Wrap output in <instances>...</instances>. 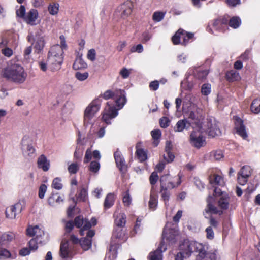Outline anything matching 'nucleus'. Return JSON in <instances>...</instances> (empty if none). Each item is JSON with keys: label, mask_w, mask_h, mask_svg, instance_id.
<instances>
[{"label": "nucleus", "mask_w": 260, "mask_h": 260, "mask_svg": "<svg viewBox=\"0 0 260 260\" xmlns=\"http://www.w3.org/2000/svg\"><path fill=\"white\" fill-rule=\"evenodd\" d=\"M63 48L58 45L53 46L50 48L47 62L51 71H57L60 69L63 60Z\"/></svg>", "instance_id": "obj_1"}, {"label": "nucleus", "mask_w": 260, "mask_h": 260, "mask_svg": "<svg viewBox=\"0 0 260 260\" xmlns=\"http://www.w3.org/2000/svg\"><path fill=\"white\" fill-rule=\"evenodd\" d=\"M3 76L8 80L17 83H23L27 77V74L21 66H14L5 68L3 72Z\"/></svg>", "instance_id": "obj_2"}, {"label": "nucleus", "mask_w": 260, "mask_h": 260, "mask_svg": "<svg viewBox=\"0 0 260 260\" xmlns=\"http://www.w3.org/2000/svg\"><path fill=\"white\" fill-rule=\"evenodd\" d=\"M200 243L193 241H189L185 240L179 246L180 250L186 256L188 257L192 252L196 251L197 248H200Z\"/></svg>", "instance_id": "obj_3"}, {"label": "nucleus", "mask_w": 260, "mask_h": 260, "mask_svg": "<svg viewBox=\"0 0 260 260\" xmlns=\"http://www.w3.org/2000/svg\"><path fill=\"white\" fill-rule=\"evenodd\" d=\"M24 208V203L18 202L14 205L6 208L5 213L7 218L15 219L16 215L21 212Z\"/></svg>", "instance_id": "obj_4"}, {"label": "nucleus", "mask_w": 260, "mask_h": 260, "mask_svg": "<svg viewBox=\"0 0 260 260\" xmlns=\"http://www.w3.org/2000/svg\"><path fill=\"white\" fill-rule=\"evenodd\" d=\"M108 107L105 109V112L104 113L102 117L103 120L107 124H110V120L115 118L117 115V110L114 107V105L107 103Z\"/></svg>", "instance_id": "obj_5"}, {"label": "nucleus", "mask_w": 260, "mask_h": 260, "mask_svg": "<svg viewBox=\"0 0 260 260\" xmlns=\"http://www.w3.org/2000/svg\"><path fill=\"white\" fill-rule=\"evenodd\" d=\"M99 105L96 101L92 102L84 111V120L85 123H88L99 110Z\"/></svg>", "instance_id": "obj_6"}, {"label": "nucleus", "mask_w": 260, "mask_h": 260, "mask_svg": "<svg viewBox=\"0 0 260 260\" xmlns=\"http://www.w3.org/2000/svg\"><path fill=\"white\" fill-rule=\"evenodd\" d=\"M207 133L209 136L213 138L221 135V132L219 127L218 123L215 120L213 121L211 120L208 121L207 123Z\"/></svg>", "instance_id": "obj_7"}, {"label": "nucleus", "mask_w": 260, "mask_h": 260, "mask_svg": "<svg viewBox=\"0 0 260 260\" xmlns=\"http://www.w3.org/2000/svg\"><path fill=\"white\" fill-rule=\"evenodd\" d=\"M95 231L94 230H89L86 233V237L80 239V244L84 250H88L91 247V238L94 236Z\"/></svg>", "instance_id": "obj_8"}, {"label": "nucleus", "mask_w": 260, "mask_h": 260, "mask_svg": "<svg viewBox=\"0 0 260 260\" xmlns=\"http://www.w3.org/2000/svg\"><path fill=\"white\" fill-rule=\"evenodd\" d=\"M190 143L194 147L200 148L205 144V139L201 134L198 135L196 132H193L190 135Z\"/></svg>", "instance_id": "obj_9"}, {"label": "nucleus", "mask_w": 260, "mask_h": 260, "mask_svg": "<svg viewBox=\"0 0 260 260\" xmlns=\"http://www.w3.org/2000/svg\"><path fill=\"white\" fill-rule=\"evenodd\" d=\"M235 129L237 133L245 139L247 137L245 126L243 124V120L239 117L235 116Z\"/></svg>", "instance_id": "obj_10"}, {"label": "nucleus", "mask_w": 260, "mask_h": 260, "mask_svg": "<svg viewBox=\"0 0 260 260\" xmlns=\"http://www.w3.org/2000/svg\"><path fill=\"white\" fill-rule=\"evenodd\" d=\"M167 249L166 246L164 241H161L159 244V246L157 249L154 252H151L149 253L148 258L149 260H162V251H166Z\"/></svg>", "instance_id": "obj_11"}, {"label": "nucleus", "mask_w": 260, "mask_h": 260, "mask_svg": "<svg viewBox=\"0 0 260 260\" xmlns=\"http://www.w3.org/2000/svg\"><path fill=\"white\" fill-rule=\"evenodd\" d=\"M119 8L121 12V17L123 18H127L133 11L134 8L133 3L131 1H126L120 5Z\"/></svg>", "instance_id": "obj_12"}, {"label": "nucleus", "mask_w": 260, "mask_h": 260, "mask_svg": "<svg viewBox=\"0 0 260 260\" xmlns=\"http://www.w3.org/2000/svg\"><path fill=\"white\" fill-rule=\"evenodd\" d=\"M178 235V231L174 228L167 229L164 228L162 237V239H166L171 243H174L175 240V237Z\"/></svg>", "instance_id": "obj_13"}, {"label": "nucleus", "mask_w": 260, "mask_h": 260, "mask_svg": "<svg viewBox=\"0 0 260 260\" xmlns=\"http://www.w3.org/2000/svg\"><path fill=\"white\" fill-rule=\"evenodd\" d=\"M114 156L117 167L122 173H125L127 170V166L124 159L121 156L120 152L118 151H116L114 154Z\"/></svg>", "instance_id": "obj_14"}, {"label": "nucleus", "mask_w": 260, "mask_h": 260, "mask_svg": "<svg viewBox=\"0 0 260 260\" xmlns=\"http://www.w3.org/2000/svg\"><path fill=\"white\" fill-rule=\"evenodd\" d=\"M209 198H212V197L209 196L207 199L208 204L205 209V212L207 213L218 214L219 215H222L223 212L222 210H218L216 207L213 205L209 201Z\"/></svg>", "instance_id": "obj_15"}, {"label": "nucleus", "mask_w": 260, "mask_h": 260, "mask_svg": "<svg viewBox=\"0 0 260 260\" xmlns=\"http://www.w3.org/2000/svg\"><path fill=\"white\" fill-rule=\"evenodd\" d=\"M69 244L68 240H63L61 242L59 254L60 256L62 258H66L69 257Z\"/></svg>", "instance_id": "obj_16"}, {"label": "nucleus", "mask_w": 260, "mask_h": 260, "mask_svg": "<svg viewBox=\"0 0 260 260\" xmlns=\"http://www.w3.org/2000/svg\"><path fill=\"white\" fill-rule=\"evenodd\" d=\"M168 176V175H165L161 176L160 178L161 188L160 192H162L164 190L173 188L175 187L174 183L172 182H168L167 183H166Z\"/></svg>", "instance_id": "obj_17"}, {"label": "nucleus", "mask_w": 260, "mask_h": 260, "mask_svg": "<svg viewBox=\"0 0 260 260\" xmlns=\"http://www.w3.org/2000/svg\"><path fill=\"white\" fill-rule=\"evenodd\" d=\"M190 126V123L186 120L183 119L179 120L174 127L175 132H180L185 129H188Z\"/></svg>", "instance_id": "obj_18"}, {"label": "nucleus", "mask_w": 260, "mask_h": 260, "mask_svg": "<svg viewBox=\"0 0 260 260\" xmlns=\"http://www.w3.org/2000/svg\"><path fill=\"white\" fill-rule=\"evenodd\" d=\"M37 164L38 167L42 169L44 171H48L49 168V162L44 155L42 154L38 158Z\"/></svg>", "instance_id": "obj_19"}, {"label": "nucleus", "mask_w": 260, "mask_h": 260, "mask_svg": "<svg viewBox=\"0 0 260 260\" xmlns=\"http://www.w3.org/2000/svg\"><path fill=\"white\" fill-rule=\"evenodd\" d=\"M118 94L117 96H115L114 100L116 105L119 107V108H121L126 102L124 91L121 90L120 94Z\"/></svg>", "instance_id": "obj_20"}, {"label": "nucleus", "mask_w": 260, "mask_h": 260, "mask_svg": "<svg viewBox=\"0 0 260 260\" xmlns=\"http://www.w3.org/2000/svg\"><path fill=\"white\" fill-rule=\"evenodd\" d=\"M38 11L36 9H31L25 18V20L27 23L33 24V22L35 21L38 17Z\"/></svg>", "instance_id": "obj_21"}, {"label": "nucleus", "mask_w": 260, "mask_h": 260, "mask_svg": "<svg viewBox=\"0 0 260 260\" xmlns=\"http://www.w3.org/2000/svg\"><path fill=\"white\" fill-rule=\"evenodd\" d=\"M218 205L221 209H228L229 205V197L226 195H222L218 202Z\"/></svg>", "instance_id": "obj_22"}, {"label": "nucleus", "mask_w": 260, "mask_h": 260, "mask_svg": "<svg viewBox=\"0 0 260 260\" xmlns=\"http://www.w3.org/2000/svg\"><path fill=\"white\" fill-rule=\"evenodd\" d=\"M44 241H42V240L40 239V235H37V236L35 238L31 239L29 243V249L30 250H36L38 249V243H42Z\"/></svg>", "instance_id": "obj_23"}, {"label": "nucleus", "mask_w": 260, "mask_h": 260, "mask_svg": "<svg viewBox=\"0 0 260 260\" xmlns=\"http://www.w3.org/2000/svg\"><path fill=\"white\" fill-rule=\"evenodd\" d=\"M87 67V64L81 56L77 57L73 65V68L75 70L84 69Z\"/></svg>", "instance_id": "obj_24"}, {"label": "nucleus", "mask_w": 260, "mask_h": 260, "mask_svg": "<svg viewBox=\"0 0 260 260\" xmlns=\"http://www.w3.org/2000/svg\"><path fill=\"white\" fill-rule=\"evenodd\" d=\"M42 233L44 234L43 231H41L38 225H36L34 227H29L26 230L27 235L30 237H33L35 235L37 236V235H39L40 237L41 236Z\"/></svg>", "instance_id": "obj_25"}, {"label": "nucleus", "mask_w": 260, "mask_h": 260, "mask_svg": "<svg viewBox=\"0 0 260 260\" xmlns=\"http://www.w3.org/2000/svg\"><path fill=\"white\" fill-rule=\"evenodd\" d=\"M115 201V197L113 193H109L107 194L104 201V206L105 209L111 207Z\"/></svg>", "instance_id": "obj_26"}, {"label": "nucleus", "mask_w": 260, "mask_h": 260, "mask_svg": "<svg viewBox=\"0 0 260 260\" xmlns=\"http://www.w3.org/2000/svg\"><path fill=\"white\" fill-rule=\"evenodd\" d=\"M14 238V234L12 233H4L0 237V243L5 244L11 241Z\"/></svg>", "instance_id": "obj_27"}, {"label": "nucleus", "mask_w": 260, "mask_h": 260, "mask_svg": "<svg viewBox=\"0 0 260 260\" xmlns=\"http://www.w3.org/2000/svg\"><path fill=\"white\" fill-rule=\"evenodd\" d=\"M157 196L154 193H151L148 203L149 209L152 211L155 210L157 206Z\"/></svg>", "instance_id": "obj_28"}, {"label": "nucleus", "mask_w": 260, "mask_h": 260, "mask_svg": "<svg viewBox=\"0 0 260 260\" xmlns=\"http://www.w3.org/2000/svg\"><path fill=\"white\" fill-rule=\"evenodd\" d=\"M226 78L229 82L238 80L240 78L239 73L235 70H231L226 74Z\"/></svg>", "instance_id": "obj_29"}, {"label": "nucleus", "mask_w": 260, "mask_h": 260, "mask_svg": "<svg viewBox=\"0 0 260 260\" xmlns=\"http://www.w3.org/2000/svg\"><path fill=\"white\" fill-rule=\"evenodd\" d=\"M120 92L121 90H116L114 91L110 90H108L104 93L102 96L105 100H108L109 99H112L114 100L115 96H117L119 93L120 94Z\"/></svg>", "instance_id": "obj_30"}, {"label": "nucleus", "mask_w": 260, "mask_h": 260, "mask_svg": "<svg viewBox=\"0 0 260 260\" xmlns=\"http://www.w3.org/2000/svg\"><path fill=\"white\" fill-rule=\"evenodd\" d=\"M151 134L153 139H154V141L153 142V145L156 147L159 144V139L161 135V131L159 129H155L152 131Z\"/></svg>", "instance_id": "obj_31"}, {"label": "nucleus", "mask_w": 260, "mask_h": 260, "mask_svg": "<svg viewBox=\"0 0 260 260\" xmlns=\"http://www.w3.org/2000/svg\"><path fill=\"white\" fill-rule=\"evenodd\" d=\"M251 111L255 114L260 112V98L254 99L251 104Z\"/></svg>", "instance_id": "obj_32"}, {"label": "nucleus", "mask_w": 260, "mask_h": 260, "mask_svg": "<svg viewBox=\"0 0 260 260\" xmlns=\"http://www.w3.org/2000/svg\"><path fill=\"white\" fill-rule=\"evenodd\" d=\"M185 30L182 29H179L175 34L172 37V41L174 44H178L180 43V40L182 36L184 35Z\"/></svg>", "instance_id": "obj_33"}, {"label": "nucleus", "mask_w": 260, "mask_h": 260, "mask_svg": "<svg viewBox=\"0 0 260 260\" xmlns=\"http://www.w3.org/2000/svg\"><path fill=\"white\" fill-rule=\"evenodd\" d=\"M126 218L125 214H120L119 217L115 220V224L119 227H123L126 223Z\"/></svg>", "instance_id": "obj_34"}, {"label": "nucleus", "mask_w": 260, "mask_h": 260, "mask_svg": "<svg viewBox=\"0 0 260 260\" xmlns=\"http://www.w3.org/2000/svg\"><path fill=\"white\" fill-rule=\"evenodd\" d=\"M251 175V169L249 166H244L238 173V175L249 177Z\"/></svg>", "instance_id": "obj_35"}, {"label": "nucleus", "mask_w": 260, "mask_h": 260, "mask_svg": "<svg viewBox=\"0 0 260 260\" xmlns=\"http://www.w3.org/2000/svg\"><path fill=\"white\" fill-rule=\"evenodd\" d=\"M241 24L240 19L237 16L232 17L229 22V25L230 26L233 28H237Z\"/></svg>", "instance_id": "obj_36"}, {"label": "nucleus", "mask_w": 260, "mask_h": 260, "mask_svg": "<svg viewBox=\"0 0 260 260\" xmlns=\"http://www.w3.org/2000/svg\"><path fill=\"white\" fill-rule=\"evenodd\" d=\"M208 73L209 72L207 70H199L194 73V76L197 79L202 81L206 79Z\"/></svg>", "instance_id": "obj_37"}, {"label": "nucleus", "mask_w": 260, "mask_h": 260, "mask_svg": "<svg viewBox=\"0 0 260 260\" xmlns=\"http://www.w3.org/2000/svg\"><path fill=\"white\" fill-rule=\"evenodd\" d=\"M201 247L200 248H198L196 249L195 252H198L199 254L197 256L198 260H202L206 256H207L208 253H207L206 250L205 249L204 246L200 244Z\"/></svg>", "instance_id": "obj_38"}, {"label": "nucleus", "mask_w": 260, "mask_h": 260, "mask_svg": "<svg viewBox=\"0 0 260 260\" xmlns=\"http://www.w3.org/2000/svg\"><path fill=\"white\" fill-rule=\"evenodd\" d=\"M100 168V164L98 161L93 160L92 161L89 166V170L95 174L98 172Z\"/></svg>", "instance_id": "obj_39"}, {"label": "nucleus", "mask_w": 260, "mask_h": 260, "mask_svg": "<svg viewBox=\"0 0 260 260\" xmlns=\"http://www.w3.org/2000/svg\"><path fill=\"white\" fill-rule=\"evenodd\" d=\"M222 180V177L216 174H214L209 177V181L211 184L221 185V182Z\"/></svg>", "instance_id": "obj_40"}, {"label": "nucleus", "mask_w": 260, "mask_h": 260, "mask_svg": "<svg viewBox=\"0 0 260 260\" xmlns=\"http://www.w3.org/2000/svg\"><path fill=\"white\" fill-rule=\"evenodd\" d=\"M48 11L51 15H54L57 14L59 10V4L58 3L50 4L48 8Z\"/></svg>", "instance_id": "obj_41"}, {"label": "nucleus", "mask_w": 260, "mask_h": 260, "mask_svg": "<svg viewBox=\"0 0 260 260\" xmlns=\"http://www.w3.org/2000/svg\"><path fill=\"white\" fill-rule=\"evenodd\" d=\"M92 225L90 222H89L87 219H85L84 223L83 224V226L80 230V234L81 236L84 235V231L90 230Z\"/></svg>", "instance_id": "obj_42"}, {"label": "nucleus", "mask_w": 260, "mask_h": 260, "mask_svg": "<svg viewBox=\"0 0 260 260\" xmlns=\"http://www.w3.org/2000/svg\"><path fill=\"white\" fill-rule=\"evenodd\" d=\"M136 154L140 161H144L147 159V154L142 149H137Z\"/></svg>", "instance_id": "obj_43"}, {"label": "nucleus", "mask_w": 260, "mask_h": 260, "mask_svg": "<svg viewBox=\"0 0 260 260\" xmlns=\"http://www.w3.org/2000/svg\"><path fill=\"white\" fill-rule=\"evenodd\" d=\"M87 196V190L86 188L83 187L80 191L77 199L78 200L85 201Z\"/></svg>", "instance_id": "obj_44"}, {"label": "nucleus", "mask_w": 260, "mask_h": 260, "mask_svg": "<svg viewBox=\"0 0 260 260\" xmlns=\"http://www.w3.org/2000/svg\"><path fill=\"white\" fill-rule=\"evenodd\" d=\"M211 92V85L209 83L204 84L201 88V93L203 95H208Z\"/></svg>", "instance_id": "obj_45"}, {"label": "nucleus", "mask_w": 260, "mask_h": 260, "mask_svg": "<svg viewBox=\"0 0 260 260\" xmlns=\"http://www.w3.org/2000/svg\"><path fill=\"white\" fill-rule=\"evenodd\" d=\"M35 41H36V43L35 48L38 51H41L44 47L45 42L44 38H39V39H36Z\"/></svg>", "instance_id": "obj_46"}, {"label": "nucleus", "mask_w": 260, "mask_h": 260, "mask_svg": "<svg viewBox=\"0 0 260 260\" xmlns=\"http://www.w3.org/2000/svg\"><path fill=\"white\" fill-rule=\"evenodd\" d=\"M85 219L83 218V216H78L75 217L74 219V224L78 228H80L82 225H83L84 223Z\"/></svg>", "instance_id": "obj_47"}, {"label": "nucleus", "mask_w": 260, "mask_h": 260, "mask_svg": "<svg viewBox=\"0 0 260 260\" xmlns=\"http://www.w3.org/2000/svg\"><path fill=\"white\" fill-rule=\"evenodd\" d=\"M52 187L56 189L60 190L62 187V184L61 183V179L59 178H55L53 180Z\"/></svg>", "instance_id": "obj_48"}, {"label": "nucleus", "mask_w": 260, "mask_h": 260, "mask_svg": "<svg viewBox=\"0 0 260 260\" xmlns=\"http://www.w3.org/2000/svg\"><path fill=\"white\" fill-rule=\"evenodd\" d=\"M170 120L167 117H163L159 119V124L161 127L165 128L169 126Z\"/></svg>", "instance_id": "obj_49"}, {"label": "nucleus", "mask_w": 260, "mask_h": 260, "mask_svg": "<svg viewBox=\"0 0 260 260\" xmlns=\"http://www.w3.org/2000/svg\"><path fill=\"white\" fill-rule=\"evenodd\" d=\"M183 36H184L182 44L185 45L188 42L189 40L192 39L193 38L194 34L193 33L187 32L185 31Z\"/></svg>", "instance_id": "obj_50"}, {"label": "nucleus", "mask_w": 260, "mask_h": 260, "mask_svg": "<svg viewBox=\"0 0 260 260\" xmlns=\"http://www.w3.org/2000/svg\"><path fill=\"white\" fill-rule=\"evenodd\" d=\"M165 14L161 12H155L153 15V20L156 22H159L164 17Z\"/></svg>", "instance_id": "obj_51"}, {"label": "nucleus", "mask_w": 260, "mask_h": 260, "mask_svg": "<svg viewBox=\"0 0 260 260\" xmlns=\"http://www.w3.org/2000/svg\"><path fill=\"white\" fill-rule=\"evenodd\" d=\"M88 73L87 72L81 73L77 72L75 74L76 78L80 81H84L88 77Z\"/></svg>", "instance_id": "obj_52"}, {"label": "nucleus", "mask_w": 260, "mask_h": 260, "mask_svg": "<svg viewBox=\"0 0 260 260\" xmlns=\"http://www.w3.org/2000/svg\"><path fill=\"white\" fill-rule=\"evenodd\" d=\"M11 256L10 252L6 249L0 250V259H4Z\"/></svg>", "instance_id": "obj_53"}, {"label": "nucleus", "mask_w": 260, "mask_h": 260, "mask_svg": "<svg viewBox=\"0 0 260 260\" xmlns=\"http://www.w3.org/2000/svg\"><path fill=\"white\" fill-rule=\"evenodd\" d=\"M68 169L71 174H75L79 170V166L77 163H72L68 167Z\"/></svg>", "instance_id": "obj_54"}, {"label": "nucleus", "mask_w": 260, "mask_h": 260, "mask_svg": "<svg viewBox=\"0 0 260 260\" xmlns=\"http://www.w3.org/2000/svg\"><path fill=\"white\" fill-rule=\"evenodd\" d=\"M46 190L47 186L45 184H42L40 185L39 189V197L40 199H43L44 197Z\"/></svg>", "instance_id": "obj_55"}, {"label": "nucleus", "mask_w": 260, "mask_h": 260, "mask_svg": "<svg viewBox=\"0 0 260 260\" xmlns=\"http://www.w3.org/2000/svg\"><path fill=\"white\" fill-rule=\"evenodd\" d=\"M158 176L156 172H153L149 177V181L151 185H154L158 179Z\"/></svg>", "instance_id": "obj_56"}, {"label": "nucleus", "mask_w": 260, "mask_h": 260, "mask_svg": "<svg viewBox=\"0 0 260 260\" xmlns=\"http://www.w3.org/2000/svg\"><path fill=\"white\" fill-rule=\"evenodd\" d=\"M174 157L175 156L171 151L167 152L166 155H164V158L167 162H171L173 161Z\"/></svg>", "instance_id": "obj_57"}, {"label": "nucleus", "mask_w": 260, "mask_h": 260, "mask_svg": "<svg viewBox=\"0 0 260 260\" xmlns=\"http://www.w3.org/2000/svg\"><path fill=\"white\" fill-rule=\"evenodd\" d=\"M92 152L90 149H87L84 159V163L86 164L92 158Z\"/></svg>", "instance_id": "obj_58"}, {"label": "nucleus", "mask_w": 260, "mask_h": 260, "mask_svg": "<svg viewBox=\"0 0 260 260\" xmlns=\"http://www.w3.org/2000/svg\"><path fill=\"white\" fill-rule=\"evenodd\" d=\"M206 237L208 239H212L214 238V234L212 228L208 226L206 229Z\"/></svg>", "instance_id": "obj_59"}, {"label": "nucleus", "mask_w": 260, "mask_h": 260, "mask_svg": "<svg viewBox=\"0 0 260 260\" xmlns=\"http://www.w3.org/2000/svg\"><path fill=\"white\" fill-rule=\"evenodd\" d=\"M16 14L17 16L23 18L25 14V8L23 5L20 7V8L16 11Z\"/></svg>", "instance_id": "obj_60"}, {"label": "nucleus", "mask_w": 260, "mask_h": 260, "mask_svg": "<svg viewBox=\"0 0 260 260\" xmlns=\"http://www.w3.org/2000/svg\"><path fill=\"white\" fill-rule=\"evenodd\" d=\"M95 50L94 49H90L87 53V58L91 61H94L95 59Z\"/></svg>", "instance_id": "obj_61"}, {"label": "nucleus", "mask_w": 260, "mask_h": 260, "mask_svg": "<svg viewBox=\"0 0 260 260\" xmlns=\"http://www.w3.org/2000/svg\"><path fill=\"white\" fill-rule=\"evenodd\" d=\"M229 18V16L224 15L223 16L220 17L218 18L219 19V22H220V24L222 26V25H226L229 24V22L230 20Z\"/></svg>", "instance_id": "obj_62"}, {"label": "nucleus", "mask_w": 260, "mask_h": 260, "mask_svg": "<svg viewBox=\"0 0 260 260\" xmlns=\"http://www.w3.org/2000/svg\"><path fill=\"white\" fill-rule=\"evenodd\" d=\"M209 224H210V226L217 228L219 225V222L212 216H211L209 218Z\"/></svg>", "instance_id": "obj_63"}, {"label": "nucleus", "mask_w": 260, "mask_h": 260, "mask_svg": "<svg viewBox=\"0 0 260 260\" xmlns=\"http://www.w3.org/2000/svg\"><path fill=\"white\" fill-rule=\"evenodd\" d=\"M34 152L35 149L31 145H28L27 146L26 150L24 152V153L26 155L31 156V155L34 154Z\"/></svg>", "instance_id": "obj_64"}]
</instances>
